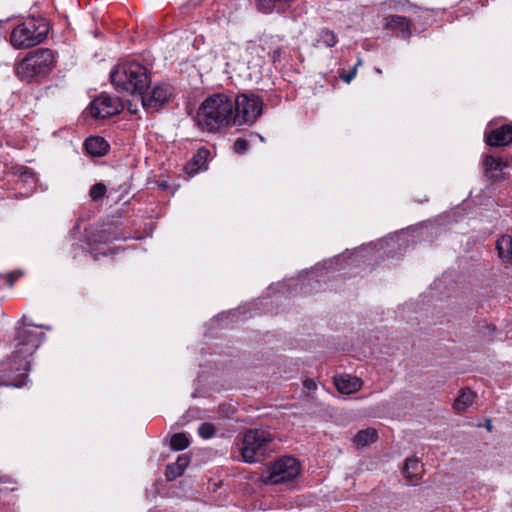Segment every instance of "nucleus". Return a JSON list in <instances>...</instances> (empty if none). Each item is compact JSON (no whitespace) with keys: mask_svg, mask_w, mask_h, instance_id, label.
<instances>
[{"mask_svg":"<svg viewBox=\"0 0 512 512\" xmlns=\"http://www.w3.org/2000/svg\"><path fill=\"white\" fill-rule=\"evenodd\" d=\"M235 103L232 96L225 93H215L208 96L199 106L195 121L199 129L206 132H216L235 124Z\"/></svg>","mask_w":512,"mask_h":512,"instance_id":"nucleus-1","label":"nucleus"},{"mask_svg":"<svg viewBox=\"0 0 512 512\" xmlns=\"http://www.w3.org/2000/svg\"><path fill=\"white\" fill-rule=\"evenodd\" d=\"M110 78L117 90L129 94H141L151 82L147 68L136 61L118 63Z\"/></svg>","mask_w":512,"mask_h":512,"instance_id":"nucleus-2","label":"nucleus"},{"mask_svg":"<svg viewBox=\"0 0 512 512\" xmlns=\"http://www.w3.org/2000/svg\"><path fill=\"white\" fill-rule=\"evenodd\" d=\"M43 339L44 333L37 332L30 326H24L18 329L15 337V351L12 356V361L14 363H18V367L16 368L17 370H22L24 372L29 371L30 361L28 358L37 350ZM26 378L27 375L24 373L23 379L20 382L15 383L14 386H23Z\"/></svg>","mask_w":512,"mask_h":512,"instance_id":"nucleus-3","label":"nucleus"},{"mask_svg":"<svg viewBox=\"0 0 512 512\" xmlns=\"http://www.w3.org/2000/svg\"><path fill=\"white\" fill-rule=\"evenodd\" d=\"M56 58L50 49L39 48L29 52L15 66L16 75L24 81L46 75L55 67Z\"/></svg>","mask_w":512,"mask_h":512,"instance_id":"nucleus-4","label":"nucleus"},{"mask_svg":"<svg viewBox=\"0 0 512 512\" xmlns=\"http://www.w3.org/2000/svg\"><path fill=\"white\" fill-rule=\"evenodd\" d=\"M47 33L44 19L28 18L12 30L10 43L15 49H27L43 42Z\"/></svg>","mask_w":512,"mask_h":512,"instance_id":"nucleus-5","label":"nucleus"},{"mask_svg":"<svg viewBox=\"0 0 512 512\" xmlns=\"http://www.w3.org/2000/svg\"><path fill=\"white\" fill-rule=\"evenodd\" d=\"M273 435L265 429H250L243 434L240 452L247 463L262 461L271 451Z\"/></svg>","mask_w":512,"mask_h":512,"instance_id":"nucleus-6","label":"nucleus"},{"mask_svg":"<svg viewBox=\"0 0 512 512\" xmlns=\"http://www.w3.org/2000/svg\"><path fill=\"white\" fill-rule=\"evenodd\" d=\"M232 102L235 103L234 115L237 125H252L262 114L263 100L254 93H240L236 97L232 96Z\"/></svg>","mask_w":512,"mask_h":512,"instance_id":"nucleus-7","label":"nucleus"},{"mask_svg":"<svg viewBox=\"0 0 512 512\" xmlns=\"http://www.w3.org/2000/svg\"><path fill=\"white\" fill-rule=\"evenodd\" d=\"M300 464L294 457H283L270 465L262 475L265 484H279L294 479Z\"/></svg>","mask_w":512,"mask_h":512,"instance_id":"nucleus-8","label":"nucleus"},{"mask_svg":"<svg viewBox=\"0 0 512 512\" xmlns=\"http://www.w3.org/2000/svg\"><path fill=\"white\" fill-rule=\"evenodd\" d=\"M123 104L119 97L101 93L94 98L88 107L89 114L95 119H105L119 114Z\"/></svg>","mask_w":512,"mask_h":512,"instance_id":"nucleus-9","label":"nucleus"},{"mask_svg":"<svg viewBox=\"0 0 512 512\" xmlns=\"http://www.w3.org/2000/svg\"><path fill=\"white\" fill-rule=\"evenodd\" d=\"M142 106L148 112H156L169 102L173 95L172 87L166 83L154 85L149 91L138 94Z\"/></svg>","mask_w":512,"mask_h":512,"instance_id":"nucleus-10","label":"nucleus"},{"mask_svg":"<svg viewBox=\"0 0 512 512\" xmlns=\"http://www.w3.org/2000/svg\"><path fill=\"white\" fill-rule=\"evenodd\" d=\"M486 143L492 147L507 146L512 143V124H505L486 135Z\"/></svg>","mask_w":512,"mask_h":512,"instance_id":"nucleus-11","label":"nucleus"},{"mask_svg":"<svg viewBox=\"0 0 512 512\" xmlns=\"http://www.w3.org/2000/svg\"><path fill=\"white\" fill-rule=\"evenodd\" d=\"M334 384L340 393L352 394L361 388L362 381L356 376L341 374L334 377Z\"/></svg>","mask_w":512,"mask_h":512,"instance_id":"nucleus-12","label":"nucleus"},{"mask_svg":"<svg viewBox=\"0 0 512 512\" xmlns=\"http://www.w3.org/2000/svg\"><path fill=\"white\" fill-rule=\"evenodd\" d=\"M385 26L387 29L396 32L402 38L410 36V23L404 16L391 15L385 18Z\"/></svg>","mask_w":512,"mask_h":512,"instance_id":"nucleus-13","label":"nucleus"},{"mask_svg":"<svg viewBox=\"0 0 512 512\" xmlns=\"http://www.w3.org/2000/svg\"><path fill=\"white\" fill-rule=\"evenodd\" d=\"M85 149L93 157H102L109 151V143L100 136H92L86 139Z\"/></svg>","mask_w":512,"mask_h":512,"instance_id":"nucleus-14","label":"nucleus"},{"mask_svg":"<svg viewBox=\"0 0 512 512\" xmlns=\"http://www.w3.org/2000/svg\"><path fill=\"white\" fill-rule=\"evenodd\" d=\"M424 472L423 465L417 458H409L406 460L403 475L411 483L417 482Z\"/></svg>","mask_w":512,"mask_h":512,"instance_id":"nucleus-15","label":"nucleus"},{"mask_svg":"<svg viewBox=\"0 0 512 512\" xmlns=\"http://www.w3.org/2000/svg\"><path fill=\"white\" fill-rule=\"evenodd\" d=\"M190 458L186 454L178 456L175 463L169 464L166 468L165 476L167 480L172 481L181 476L189 465Z\"/></svg>","mask_w":512,"mask_h":512,"instance_id":"nucleus-16","label":"nucleus"},{"mask_svg":"<svg viewBox=\"0 0 512 512\" xmlns=\"http://www.w3.org/2000/svg\"><path fill=\"white\" fill-rule=\"evenodd\" d=\"M498 255L503 262L512 261V236L502 235L496 242Z\"/></svg>","mask_w":512,"mask_h":512,"instance_id":"nucleus-17","label":"nucleus"},{"mask_svg":"<svg viewBox=\"0 0 512 512\" xmlns=\"http://www.w3.org/2000/svg\"><path fill=\"white\" fill-rule=\"evenodd\" d=\"M475 399V394L470 389H464L454 401V409L457 412H463L472 405Z\"/></svg>","mask_w":512,"mask_h":512,"instance_id":"nucleus-18","label":"nucleus"},{"mask_svg":"<svg viewBox=\"0 0 512 512\" xmlns=\"http://www.w3.org/2000/svg\"><path fill=\"white\" fill-rule=\"evenodd\" d=\"M377 431L373 428H368L359 431L354 437V443L358 447L367 446L377 440Z\"/></svg>","mask_w":512,"mask_h":512,"instance_id":"nucleus-19","label":"nucleus"},{"mask_svg":"<svg viewBox=\"0 0 512 512\" xmlns=\"http://www.w3.org/2000/svg\"><path fill=\"white\" fill-rule=\"evenodd\" d=\"M337 43V37L334 34L333 31L329 29H322L318 33V37L315 43V46H326V47H333Z\"/></svg>","mask_w":512,"mask_h":512,"instance_id":"nucleus-20","label":"nucleus"},{"mask_svg":"<svg viewBox=\"0 0 512 512\" xmlns=\"http://www.w3.org/2000/svg\"><path fill=\"white\" fill-rule=\"evenodd\" d=\"M483 165L487 172L502 171L507 167V164L503 162L501 158L494 157L492 155H487L485 157Z\"/></svg>","mask_w":512,"mask_h":512,"instance_id":"nucleus-21","label":"nucleus"},{"mask_svg":"<svg viewBox=\"0 0 512 512\" xmlns=\"http://www.w3.org/2000/svg\"><path fill=\"white\" fill-rule=\"evenodd\" d=\"M170 445L174 450H183L189 446V439L184 433H176L172 436Z\"/></svg>","mask_w":512,"mask_h":512,"instance_id":"nucleus-22","label":"nucleus"},{"mask_svg":"<svg viewBox=\"0 0 512 512\" xmlns=\"http://www.w3.org/2000/svg\"><path fill=\"white\" fill-rule=\"evenodd\" d=\"M209 156V151L205 148H201L193 157V163L196 166V170L202 169Z\"/></svg>","mask_w":512,"mask_h":512,"instance_id":"nucleus-23","label":"nucleus"},{"mask_svg":"<svg viewBox=\"0 0 512 512\" xmlns=\"http://www.w3.org/2000/svg\"><path fill=\"white\" fill-rule=\"evenodd\" d=\"M106 193V186L103 183L94 184L89 192V195L93 201H98L103 198Z\"/></svg>","mask_w":512,"mask_h":512,"instance_id":"nucleus-24","label":"nucleus"},{"mask_svg":"<svg viewBox=\"0 0 512 512\" xmlns=\"http://www.w3.org/2000/svg\"><path fill=\"white\" fill-rule=\"evenodd\" d=\"M20 177L23 181L28 182L31 186H34L37 182L36 175L27 167H21L19 169Z\"/></svg>","mask_w":512,"mask_h":512,"instance_id":"nucleus-25","label":"nucleus"},{"mask_svg":"<svg viewBox=\"0 0 512 512\" xmlns=\"http://www.w3.org/2000/svg\"><path fill=\"white\" fill-rule=\"evenodd\" d=\"M198 433L203 439H209L214 435L215 427L211 423H202L198 428Z\"/></svg>","mask_w":512,"mask_h":512,"instance_id":"nucleus-26","label":"nucleus"},{"mask_svg":"<svg viewBox=\"0 0 512 512\" xmlns=\"http://www.w3.org/2000/svg\"><path fill=\"white\" fill-rule=\"evenodd\" d=\"M249 143L247 140L239 138L234 143V151L238 154H242L248 150Z\"/></svg>","mask_w":512,"mask_h":512,"instance_id":"nucleus-27","label":"nucleus"},{"mask_svg":"<svg viewBox=\"0 0 512 512\" xmlns=\"http://www.w3.org/2000/svg\"><path fill=\"white\" fill-rule=\"evenodd\" d=\"M361 64V61L358 60L357 64L355 65V67L352 69V71H350L348 74L346 75H343L341 76V78L346 82V83H350L356 76V73H357V66H359Z\"/></svg>","mask_w":512,"mask_h":512,"instance_id":"nucleus-28","label":"nucleus"},{"mask_svg":"<svg viewBox=\"0 0 512 512\" xmlns=\"http://www.w3.org/2000/svg\"><path fill=\"white\" fill-rule=\"evenodd\" d=\"M303 385H304L305 389H307L309 391H313L317 387L315 381L312 379L304 380Z\"/></svg>","mask_w":512,"mask_h":512,"instance_id":"nucleus-29","label":"nucleus"},{"mask_svg":"<svg viewBox=\"0 0 512 512\" xmlns=\"http://www.w3.org/2000/svg\"><path fill=\"white\" fill-rule=\"evenodd\" d=\"M486 428H487L489 431H491V429H492V425H491V421H490V420H488V421H487V423H486Z\"/></svg>","mask_w":512,"mask_h":512,"instance_id":"nucleus-30","label":"nucleus"},{"mask_svg":"<svg viewBox=\"0 0 512 512\" xmlns=\"http://www.w3.org/2000/svg\"><path fill=\"white\" fill-rule=\"evenodd\" d=\"M376 72H377L378 74H382V70H381L380 68H376Z\"/></svg>","mask_w":512,"mask_h":512,"instance_id":"nucleus-31","label":"nucleus"}]
</instances>
